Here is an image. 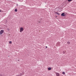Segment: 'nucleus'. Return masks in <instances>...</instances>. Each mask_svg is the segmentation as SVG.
<instances>
[{"label":"nucleus","instance_id":"9b49d317","mask_svg":"<svg viewBox=\"0 0 76 76\" xmlns=\"http://www.w3.org/2000/svg\"><path fill=\"white\" fill-rule=\"evenodd\" d=\"M73 1V0H68V1L70 2L71 1Z\"/></svg>","mask_w":76,"mask_h":76},{"label":"nucleus","instance_id":"dca6fc26","mask_svg":"<svg viewBox=\"0 0 76 76\" xmlns=\"http://www.w3.org/2000/svg\"><path fill=\"white\" fill-rule=\"evenodd\" d=\"M0 12H1V11L0 10Z\"/></svg>","mask_w":76,"mask_h":76},{"label":"nucleus","instance_id":"20e7f679","mask_svg":"<svg viewBox=\"0 0 76 76\" xmlns=\"http://www.w3.org/2000/svg\"><path fill=\"white\" fill-rule=\"evenodd\" d=\"M55 14H56V15H60V14L58 12H55Z\"/></svg>","mask_w":76,"mask_h":76},{"label":"nucleus","instance_id":"9d476101","mask_svg":"<svg viewBox=\"0 0 76 76\" xmlns=\"http://www.w3.org/2000/svg\"><path fill=\"white\" fill-rule=\"evenodd\" d=\"M63 54H65V53H66V52H65V51H63Z\"/></svg>","mask_w":76,"mask_h":76},{"label":"nucleus","instance_id":"f3484780","mask_svg":"<svg viewBox=\"0 0 76 76\" xmlns=\"http://www.w3.org/2000/svg\"><path fill=\"white\" fill-rule=\"evenodd\" d=\"M57 16H56V17L57 18Z\"/></svg>","mask_w":76,"mask_h":76},{"label":"nucleus","instance_id":"1a4fd4ad","mask_svg":"<svg viewBox=\"0 0 76 76\" xmlns=\"http://www.w3.org/2000/svg\"><path fill=\"white\" fill-rule=\"evenodd\" d=\"M62 74H63V75H65V72H62Z\"/></svg>","mask_w":76,"mask_h":76},{"label":"nucleus","instance_id":"f257e3e1","mask_svg":"<svg viewBox=\"0 0 76 76\" xmlns=\"http://www.w3.org/2000/svg\"><path fill=\"white\" fill-rule=\"evenodd\" d=\"M23 28L22 27H20V32H23Z\"/></svg>","mask_w":76,"mask_h":76},{"label":"nucleus","instance_id":"423d86ee","mask_svg":"<svg viewBox=\"0 0 76 76\" xmlns=\"http://www.w3.org/2000/svg\"><path fill=\"white\" fill-rule=\"evenodd\" d=\"M48 70H51V68L50 67H49L48 68Z\"/></svg>","mask_w":76,"mask_h":76},{"label":"nucleus","instance_id":"ddd939ff","mask_svg":"<svg viewBox=\"0 0 76 76\" xmlns=\"http://www.w3.org/2000/svg\"><path fill=\"white\" fill-rule=\"evenodd\" d=\"M16 5L17 6H18V4H17Z\"/></svg>","mask_w":76,"mask_h":76},{"label":"nucleus","instance_id":"4468645a","mask_svg":"<svg viewBox=\"0 0 76 76\" xmlns=\"http://www.w3.org/2000/svg\"><path fill=\"white\" fill-rule=\"evenodd\" d=\"M46 48H47V46H46Z\"/></svg>","mask_w":76,"mask_h":76},{"label":"nucleus","instance_id":"39448f33","mask_svg":"<svg viewBox=\"0 0 76 76\" xmlns=\"http://www.w3.org/2000/svg\"><path fill=\"white\" fill-rule=\"evenodd\" d=\"M56 76H59L60 75V74H59L58 73H56Z\"/></svg>","mask_w":76,"mask_h":76},{"label":"nucleus","instance_id":"6e6552de","mask_svg":"<svg viewBox=\"0 0 76 76\" xmlns=\"http://www.w3.org/2000/svg\"><path fill=\"white\" fill-rule=\"evenodd\" d=\"M67 43L68 44H70V42H67Z\"/></svg>","mask_w":76,"mask_h":76},{"label":"nucleus","instance_id":"a211bd4d","mask_svg":"<svg viewBox=\"0 0 76 76\" xmlns=\"http://www.w3.org/2000/svg\"><path fill=\"white\" fill-rule=\"evenodd\" d=\"M0 35H1V34H0Z\"/></svg>","mask_w":76,"mask_h":76},{"label":"nucleus","instance_id":"0eeeda50","mask_svg":"<svg viewBox=\"0 0 76 76\" xmlns=\"http://www.w3.org/2000/svg\"><path fill=\"white\" fill-rule=\"evenodd\" d=\"M15 11L16 12H18V10L16 9H15Z\"/></svg>","mask_w":76,"mask_h":76},{"label":"nucleus","instance_id":"f8f14e48","mask_svg":"<svg viewBox=\"0 0 76 76\" xmlns=\"http://www.w3.org/2000/svg\"><path fill=\"white\" fill-rule=\"evenodd\" d=\"M12 41H10V42H9V43H10V44H11V43H12Z\"/></svg>","mask_w":76,"mask_h":76},{"label":"nucleus","instance_id":"2eb2a0df","mask_svg":"<svg viewBox=\"0 0 76 76\" xmlns=\"http://www.w3.org/2000/svg\"><path fill=\"white\" fill-rule=\"evenodd\" d=\"M1 76H2V75H1Z\"/></svg>","mask_w":76,"mask_h":76},{"label":"nucleus","instance_id":"7ed1b4c3","mask_svg":"<svg viewBox=\"0 0 76 76\" xmlns=\"http://www.w3.org/2000/svg\"><path fill=\"white\" fill-rule=\"evenodd\" d=\"M65 16L64 13H63L61 14V16Z\"/></svg>","mask_w":76,"mask_h":76},{"label":"nucleus","instance_id":"f03ea898","mask_svg":"<svg viewBox=\"0 0 76 76\" xmlns=\"http://www.w3.org/2000/svg\"><path fill=\"white\" fill-rule=\"evenodd\" d=\"M3 30H1V31H0V35H2V34H3Z\"/></svg>","mask_w":76,"mask_h":76}]
</instances>
